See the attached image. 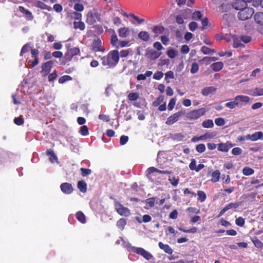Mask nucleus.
I'll return each instance as SVG.
<instances>
[{
    "mask_svg": "<svg viewBox=\"0 0 263 263\" xmlns=\"http://www.w3.org/2000/svg\"><path fill=\"white\" fill-rule=\"evenodd\" d=\"M101 21V14L98 9L93 8L89 11L86 16V22L89 25H93Z\"/></svg>",
    "mask_w": 263,
    "mask_h": 263,
    "instance_id": "1",
    "label": "nucleus"
},
{
    "mask_svg": "<svg viewBox=\"0 0 263 263\" xmlns=\"http://www.w3.org/2000/svg\"><path fill=\"white\" fill-rule=\"evenodd\" d=\"M102 64L107 68L114 66L115 64V50L110 51L106 56L101 58Z\"/></svg>",
    "mask_w": 263,
    "mask_h": 263,
    "instance_id": "2",
    "label": "nucleus"
},
{
    "mask_svg": "<svg viewBox=\"0 0 263 263\" xmlns=\"http://www.w3.org/2000/svg\"><path fill=\"white\" fill-rule=\"evenodd\" d=\"M254 13V9L249 7H243L238 12L237 17L240 21H246L250 18Z\"/></svg>",
    "mask_w": 263,
    "mask_h": 263,
    "instance_id": "3",
    "label": "nucleus"
},
{
    "mask_svg": "<svg viewBox=\"0 0 263 263\" xmlns=\"http://www.w3.org/2000/svg\"><path fill=\"white\" fill-rule=\"evenodd\" d=\"M205 108H201L198 109L192 110L187 114L185 113L186 117L190 120H195L205 114Z\"/></svg>",
    "mask_w": 263,
    "mask_h": 263,
    "instance_id": "4",
    "label": "nucleus"
},
{
    "mask_svg": "<svg viewBox=\"0 0 263 263\" xmlns=\"http://www.w3.org/2000/svg\"><path fill=\"white\" fill-rule=\"evenodd\" d=\"M80 53V49L78 47H73L68 49L65 53L63 59L65 62H68L71 60L73 56L78 55Z\"/></svg>",
    "mask_w": 263,
    "mask_h": 263,
    "instance_id": "5",
    "label": "nucleus"
},
{
    "mask_svg": "<svg viewBox=\"0 0 263 263\" xmlns=\"http://www.w3.org/2000/svg\"><path fill=\"white\" fill-rule=\"evenodd\" d=\"M31 54L32 57L34 59V60H28V62L31 63L28 65V68H33L39 63V60L37 57L39 54V51L37 49L32 48L31 49Z\"/></svg>",
    "mask_w": 263,
    "mask_h": 263,
    "instance_id": "6",
    "label": "nucleus"
},
{
    "mask_svg": "<svg viewBox=\"0 0 263 263\" xmlns=\"http://www.w3.org/2000/svg\"><path fill=\"white\" fill-rule=\"evenodd\" d=\"M185 115V110H180L178 112H177L175 114H174L173 115H171V116H170L165 123L167 125H172L173 124V123H174L175 122H177L179 118L181 116H183L184 115Z\"/></svg>",
    "mask_w": 263,
    "mask_h": 263,
    "instance_id": "7",
    "label": "nucleus"
},
{
    "mask_svg": "<svg viewBox=\"0 0 263 263\" xmlns=\"http://www.w3.org/2000/svg\"><path fill=\"white\" fill-rule=\"evenodd\" d=\"M53 62L51 60L48 61L45 63H44L42 65V70L41 73L42 76H47L50 72L51 68L52 67Z\"/></svg>",
    "mask_w": 263,
    "mask_h": 263,
    "instance_id": "8",
    "label": "nucleus"
},
{
    "mask_svg": "<svg viewBox=\"0 0 263 263\" xmlns=\"http://www.w3.org/2000/svg\"><path fill=\"white\" fill-rule=\"evenodd\" d=\"M116 211L120 215L125 217H127L130 214V210L119 202H116Z\"/></svg>",
    "mask_w": 263,
    "mask_h": 263,
    "instance_id": "9",
    "label": "nucleus"
},
{
    "mask_svg": "<svg viewBox=\"0 0 263 263\" xmlns=\"http://www.w3.org/2000/svg\"><path fill=\"white\" fill-rule=\"evenodd\" d=\"M91 47L93 51L95 52H104L105 50V49L102 46V42L99 38L93 41Z\"/></svg>",
    "mask_w": 263,
    "mask_h": 263,
    "instance_id": "10",
    "label": "nucleus"
},
{
    "mask_svg": "<svg viewBox=\"0 0 263 263\" xmlns=\"http://www.w3.org/2000/svg\"><path fill=\"white\" fill-rule=\"evenodd\" d=\"M60 189L62 192L65 194H70L73 191L72 184L67 182L62 183L60 185Z\"/></svg>",
    "mask_w": 263,
    "mask_h": 263,
    "instance_id": "11",
    "label": "nucleus"
},
{
    "mask_svg": "<svg viewBox=\"0 0 263 263\" xmlns=\"http://www.w3.org/2000/svg\"><path fill=\"white\" fill-rule=\"evenodd\" d=\"M234 100H236V101H237V102L238 103V106L241 107L242 105V103H248L250 101V99L248 96L239 95L236 96L234 98Z\"/></svg>",
    "mask_w": 263,
    "mask_h": 263,
    "instance_id": "12",
    "label": "nucleus"
},
{
    "mask_svg": "<svg viewBox=\"0 0 263 263\" xmlns=\"http://www.w3.org/2000/svg\"><path fill=\"white\" fill-rule=\"evenodd\" d=\"M18 10L21 12L23 13L25 15V17L27 20L31 21L33 19V16L32 13L28 9H26L24 7L19 6Z\"/></svg>",
    "mask_w": 263,
    "mask_h": 263,
    "instance_id": "13",
    "label": "nucleus"
},
{
    "mask_svg": "<svg viewBox=\"0 0 263 263\" xmlns=\"http://www.w3.org/2000/svg\"><path fill=\"white\" fill-rule=\"evenodd\" d=\"M118 32L120 37L122 38H125L129 34L130 30L129 28L124 27L120 28L118 29Z\"/></svg>",
    "mask_w": 263,
    "mask_h": 263,
    "instance_id": "14",
    "label": "nucleus"
},
{
    "mask_svg": "<svg viewBox=\"0 0 263 263\" xmlns=\"http://www.w3.org/2000/svg\"><path fill=\"white\" fill-rule=\"evenodd\" d=\"M166 30L163 26L161 25H156L152 28V30L155 33V36H158L159 34L163 33Z\"/></svg>",
    "mask_w": 263,
    "mask_h": 263,
    "instance_id": "15",
    "label": "nucleus"
},
{
    "mask_svg": "<svg viewBox=\"0 0 263 263\" xmlns=\"http://www.w3.org/2000/svg\"><path fill=\"white\" fill-rule=\"evenodd\" d=\"M35 6L37 8H40L42 10H47L49 11H51L52 10V8L50 6H49L45 4L43 2H42L40 1H37L35 4Z\"/></svg>",
    "mask_w": 263,
    "mask_h": 263,
    "instance_id": "16",
    "label": "nucleus"
},
{
    "mask_svg": "<svg viewBox=\"0 0 263 263\" xmlns=\"http://www.w3.org/2000/svg\"><path fill=\"white\" fill-rule=\"evenodd\" d=\"M138 37L143 41L148 42L150 39V35L148 32L141 31L138 34Z\"/></svg>",
    "mask_w": 263,
    "mask_h": 263,
    "instance_id": "17",
    "label": "nucleus"
},
{
    "mask_svg": "<svg viewBox=\"0 0 263 263\" xmlns=\"http://www.w3.org/2000/svg\"><path fill=\"white\" fill-rule=\"evenodd\" d=\"M216 90V88L213 86L206 87L202 90L201 93L204 96H207L215 92Z\"/></svg>",
    "mask_w": 263,
    "mask_h": 263,
    "instance_id": "18",
    "label": "nucleus"
},
{
    "mask_svg": "<svg viewBox=\"0 0 263 263\" xmlns=\"http://www.w3.org/2000/svg\"><path fill=\"white\" fill-rule=\"evenodd\" d=\"M147 52H149V55H148V58H149L151 60H155L157 58H158L161 54V52H158L155 50H147Z\"/></svg>",
    "mask_w": 263,
    "mask_h": 263,
    "instance_id": "19",
    "label": "nucleus"
},
{
    "mask_svg": "<svg viewBox=\"0 0 263 263\" xmlns=\"http://www.w3.org/2000/svg\"><path fill=\"white\" fill-rule=\"evenodd\" d=\"M246 4L241 0H237L235 3L231 5L232 8L236 10H240L245 6Z\"/></svg>",
    "mask_w": 263,
    "mask_h": 263,
    "instance_id": "20",
    "label": "nucleus"
},
{
    "mask_svg": "<svg viewBox=\"0 0 263 263\" xmlns=\"http://www.w3.org/2000/svg\"><path fill=\"white\" fill-rule=\"evenodd\" d=\"M158 245L160 248L162 249L166 253L172 254L173 250L168 245H164L162 242H159Z\"/></svg>",
    "mask_w": 263,
    "mask_h": 263,
    "instance_id": "21",
    "label": "nucleus"
},
{
    "mask_svg": "<svg viewBox=\"0 0 263 263\" xmlns=\"http://www.w3.org/2000/svg\"><path fill=\"white\" fill-rule=\"evenodd\" d=\"M46 154L49 157V160L51 163L58 162V157L55 155L53 151L47 149L46 151Z\"/></svg>",
    "mask_w": 263,
    "mask_h": 263,
    "instance_id": "22",
    "label": "nucleus"
},
{
    "mask_svg": "<svg viewBox=\"0 0 263 263\" xmlns=\"http://www.w3.org/2000/svg\"><path fill=\"white\" fill-rule=\"evenodd\" d=\"M78 188L82 193H86L87 191V184L84 180H80L78 182Z\"/></svg>",
    "mask_w": 263,
    "mask_h": 263,
    "instance_id": "23",
    "label": "nucleus"
},
{
    "mask_svg": "<svg viewBox=\"0 0 263 263\" xmlns=\"http://www.w3.org/2000/svg\"><path fill=\"white\" fill-rule=\"evenodd\" d=\"M76 218L82 223H85L86 222V217L82 211H78L76 214Z\"/></svg>",
    "mask_w": 263,
    "mask_h": 263,
    "instance_id": "24",
    "label": "nucleus"
},
{
    "mask_svg": "<svg viewBox=\"0 0 263 263\" xmlns=\"http://www.w3.org/2000/svg\"><path fill=\"white\" fill-rule=\"evenodd\" d=\"M233 146L232 144L227 143H220L218 145V149L221 152H228L229 149Z\"/></svg>",
    "mask_w": 263,
    "mask_h": 263,
    "instance_id": "25",
    "label": "nucleus"
},
{
    "mask_svg": "<svg viewBox=\"0 0 263 263\" xmlns=\"http://www.w3.org/2000/svg\"><path fill=\"white\" fill-rule=\"evenodd\" d=\"M254 20L256 23L263 25V12H257L254 15Z\"/></svg>",
    "mask_w": 263,
    "mask_h": 263,
    "instance_id": "26",
    "label": "nucleus"
},
{
    "mask_svg": "<svg viewBox=\"0 0 263 263\" xmlns=\"http://www.w3.org/2000/svg\"><path fill=\"white\" fill-rule=\"evenodd\" d=\"M130 50V49H129L127 50H122L120 53L116 50V63H117L119 61V55L121 57H126L128 55Z\"/></svg>",
    "mask_w": 263,
    "mask_h": 263,
    "instance_id": "27",
    "label": "nucleus"
},
{
    "mask_svg": "<svg viewBox=\"0 0 263 263\" xmlns=\"http://www.w3.org/2000/svg\"><path fill=\"white\" fill-rule=\"evenodd\" d=\"M73 28L75 29H79L81 31H83L85 28V25L83 22L81 21L78 22H73Z\"/></svg>",
    "mask_w": 263,
    "mask_h": 263,
    "instance_id": "28",
    "label": "nucleus"
},
{
    "mask_svg": "<svg viewBox=\"0 0 263 263\" xmlns=\"http://www.w3.org/2000/svg\"><path fill=\"white\" fill-rule=\"evenodd\" d=\"M223 66L222 62H218L212 64L211 67L214 71H218L222 68Z\"/></svg>",
    "mask_w": 263,
    "mask_h": 263,
    "instance_id": "29",
    "label": "nucleus"
},
{
    "mask_svg": "<svg viewBox=\"0 0 263 263\" xmlns=\"http://www.w3.org/2000/svg\"><path fill=\"white\" fill-rule=\"evenodd\" d=\"M231 5L229 4H222L219 7V11L221 12H228L231 9Z\"/></svg>",
    "mask_w": 263,
    "mask_h": 263,
    "instance_id": "30",
    "label": "nucleus"
},
{
    "mask_svg": "<svg viewBox=\"0 0 263 263\" xmlns=\"http://www.w3.org/2000/svg\"><path fill=\"white\" fill-rule=\"evenodd\" d=\"M252 141H256L259 139H263V133L261 132H255L251 135Z\"/></svg>",
    "mask_w": 263,
    "mask_h": 263,
    "instance_id": "31",
    "label": "nucleus"
},
{
    "mask_svg": "<svg viewBox=\"0 0 263 263\" xmlns=\"http://www.w3.org/2000/svg\"><path fill=\"white\" fill-rule=\"evenodd\" d=\"M30 48V44L28 43L25 44L22 48L20 55L21 57L23 56L24 54L28 52Z\"/></svg>",
    "mask_w": 263,
    "mask_h": 263,
    "instance_id": "32",
    "label": "nucleus"
},
{
    "mask_svg": "<svg viewBox=\"0 0 263 263\" xmlns=\"http://www.w3.org/2000/svg\"><path fill=\"white\" fill-rule=\"evenodd\" d=\"M220 174V172L218 170L214 171L212 174V181L213 182H217L219 180Z\"/></svg>",
    "mask_w": 263,
    "mask_h": 263,
    "instance_id": "33",
    "label": "nucleus"
},
{
    "mask_svg": "<svg viewBox=\"0 0 263 263\" xmlns=\"http://www.w3.org/2000/svg\"><path fill=\"white\" fill-rule=\"evenodd\" d=\"M202 125L204 128H212L214 126V123L212 120L208 119L204 121L202 123Z\"/></svg>",
    "mask_w": 263,
    "mask_h": 263,
    "instance_id": "34",
    "label": "nucleus"
},
{
    "mask_svg": "<svg viewBox=\"0 0 263 263\" xmlns=\"http://www.w3.org/2000/svg\"><path fill=\"white\" fill-rule=\"evenodd\" d=\"M171 138L174 140L178 141H182L184 138V136L181 133H177L173 135H171Z\"/></svg>",
    "mask_w": 263,
    "mask_h": 263,
    "instance_id": "35",
    "label": "nucleus"
},
{
    "mask_svg": "<svg viewBox=\"0 0 263 263\" xmlns=\"http://www.w3.org/2000/svg\"><path fill=\"white\" fill-rule=\"evenodd\" d=\"M126 224V220L125 218H121L117 222V225L118 227L123 230L124 229V226Z\"/></svg>",
    "mask_w": 263,
    "mask_h": 263,
    "instance_id": "36",
    "label": "nucleus"
},
{
    "mask_svg": "<svg viewBox=\"0 0 263 263\" xmlns=\"http://www.w3.org/2000/svg\"><path fill=\"white\" fill-rule=\"evenodd\" d=\"M201 51L204 54H208L215 52V50L214 49H211L204 46L201 48Z\"/></svg>",
    "mask_w": 263,
    "mask_h": 263,
    "instance_id": "37",
    "label": "nucleus"
},
{
    "mask_svg": "<svg viewBox=\"0 0 263 263\" xmlns=\"http://www.w3.org/2000/svg\"><path fill=\"white\" fill-rule=\"evenodd\" d=\"M132 251L138 254L143 256L145 250L142 248H137L135 247H133L132 248Z\"/></svg>",
    "mask_w": 263,
    "mask_h": 263,
    "instance_id": "38",
    "label": "nucleus"
},
{
    "mask_svg": "<svg viewBox=\"0 0 263 263\" xmlns=\"http://www.w3.org/2000/svg\"><path fill=\"white\" fill-rule=\"evenodd\" d=\"M79 133L82 136L88 135L89 133L88 127L86 125H83L81 127Z\"/></svg>",
    "mask_w": 263,
    "mask_h": 263,
    "instance_id": "39",
    "label": "nucleus"
},
{
    "mask_svg": "<svg viewBox=\"0 0 263 263\" xmlns=\"http://www.w3.org/2000/svg\"><path fill=\"white\" fill-rule=\"evenodd\" d=\"M71 80L72 78L70 76L65 75L60 78L59 79V83L60 84H63L66 81H70Z\"/></svg>",
    "mask_w": 263,
    "mask_h": 263,
    "instance_id": "40",
    "label": "nucleus"
},
{
    "mask_svg": "<svg viewBox=\"0 0 263 263\" xmlns=\"http://www.w3.org/2000/svg\"><path fill=\"white\" fill-rule=\"evenodd\" d=\"M202 17V14L199 11H196L193 13L192 19L195 20H201Z\"/></svg>",
    "mask_w": 263,
    "mask_h": 263,
    "instance_id": "41",
    "label": "nucleus"
},
{
    "mask_svg": "<svg viewBox=\"0 0 263 263\" xmlns=\"http://www.w3.org/2000/svg\"><path fill=\"white\" fill-rule=\"evenodd\" d=\"M71 17L75 20L81 21L82 15L79 12L74 11L71 13Z\"/></svg>",
    "mask_w": 263,
    "mask_h": 263,
    "instance_id": "42",
    "label": "nucleus"
},
{
    "mask_svg": "<svg viewBox=\"0 0 263 263\" xmlns=\"http://www.w3.org/2000/svg\"><path fill=\"white\" fill-rule=\"evenodd\" d=\"M73 9L76 11L82 12L83 11L84 7L83 4L77 3L74 4Z\"/></svg>",
    "mask_w": 263,
    "mask_h": 263,
    "instance_id": "43",
    "label": "nucleus"
},
{
    "mask_svg": "<svg viewBox=\"0 0 263 263\" xmlns=\"http://www.w3.org/2000/svg\"><path fill=\"white\" fill-rule=\"evenodd\" d=\"M163 101V97L160 96L158 97L155 101L153 102V106L154 107H157L160 105V104Z\"/></svg>",
    "mask_w": 263,
    "mask_h": 263,
    "instance_id": "44",
    "label": "nucleus"
},
{
    "mask_svg": "<svg viewBox=\"0 0 263 263\" xmlns=\"http://www.w3.org/2000/svg\"><path fill=\"white\" fill-rule=\"evenodd\" d=\"M24 120L22 116L15 118L14 123L17 125H22L24 124Z\"/></svg>",
    "mask_w": 263,
    "mask_h": 263,
    "instance_id": "45",
    "label": "nucleus"
},
{
    "mask_svg": "<svg viewBox=\"0 0 263 263\" xmlns=\"http://www.w3.org/2000/svg\"><path fill=\"white\" fill-rule=\"evenodd\" d=\"M80 171L81 172V175L83 177H85L86 176H88L91 173V170H90L89 168L81 167L80 168Z\"/></svg>",
    "mask_w": 263,
    "mask_h": 263,
    "instance_id": "46",
    "label": "nucleus"
},
{
    "mask_svg": "<svg viewBox=\"0 0 263 263\" xmlns=\"http://www.w3.org/2000/svg\"><path fill=\"white\" fill-rule=\"evenodd\" d=\"M252 95L254 96L263 95V88H256L252 90Z\"/></svg>",
    "mask_w": 263,
    "mask_h": 263,
    "instance_id": "47",
    "label": "nucleus"
},
{
    "mask_svg": "<svg viewBox=\"0 0 263 263\" xmlns=\"http://www.w3.org/2000/svg\"><path fill=\"white\" fill-rule=\"evenodd\" d=\"M252 241L254 246L258 248H261L263 247V243H262L256 237H255L254 239H253Z\"/></svg>",
    "mask_w": 263,
    "mask_h": 263,
    "instance_id": "48",
    "label": "nucleus"
},
{
    "mask_svg": "<svg viewBox=\"0 0 263 263\" xmlns=\"http://www.w3.org/2000/svg\"><path fill=\"white\" fill-rule=\"evenodd\" d=\"M139 97V94L137 92H131L128 95V98L130 101H135Z\"/></svg>",
    "mask_w": 263,
    "mask_h": 263,
    "instance_id": "49",
    "label": "nucleus"
},
{
    "mask_svg": "<svg viewBox=\"0 0 263 263\" xmlns=\"http://www.w3.org/2000/svg\"><path fill=\"white\" fill-rule=\"evenodd\" d=\"M199 69V66L198 64L196 62H194L192 64V67L191 69V72L193 74L196 73Z\"/></svg>",
    "mask_w": 263,
    "mask_h": 263,
    "instance_id": "50",
    "label": "nucleus"
},
{
    "mask_svg": "<svg viewBox=\"0 0 263 263\" xmlns=\"http://www.w3.org/2000/svg\"><path fill=\"white\" fill-rule=\"evenodd\" d=\"M197 195L199 197V200H200L201 202H203L205 200L206 194L204 192L198 191L197 192Z\"/></svg>",
    "mask_w": 263,
    "mask_h": 263,
    "instance_id": "51",
    "label": "nucleus"
},
{
    "mask_svg": "<svg viewBox=\"0 0 263 263\" xmlns=\"http://www.w3.org/2000/svg\"><path fill=\"white\" fill-rule=\"evenodd\" d=\"M238 103L236 100H235L233 102H228L226 104V106L230 108L233 109L236 106H238Z\"/></svg>",
    "mask_w": 263,
    "mask_h": 263,
    "instance_id": "52",
    "label": "nucleus"
},
{
    "mask_svg": "<svg viewBox=\"0 0 263 263\" xmlns=\"http://www.w3.org/2000/svg\"><path fill=\"white\" fill-rule=\"evenodd\" d=\"M167 55L170 58L172 59L174 58L177 55V52L174 49H171L167 51Z\"/></svg>",
    "mask_w": 263,
    "mask_h": 263,
    "instance_id": "53",
    "label": "nucleus"
},
{
    "mask_svg": "<svg viewBox=\"0 0 263 263\" xmlns=\"http://www.w3.org/2000/svg\"><path fill=\"white\" fill-rule=\"evenodd\" d=\"M232 18V15L230 13H225L222 15L223 20L225 21L228 23L231 22Z\"/></svg>",
    "mask_w": 263,
    "mask_h": 263,
    "instance_id": "54",
    "label": "nucleus"
},
{
    "mask_svg": "<svg viewBox=\"0 0 263 263\" xmlns=\"http://www.w3.org/2000/svg\"><path fill=\"white\" fill-rule=\"evenodd\" d=\"M254 172L253 169L247 167H245L242 170L243 174L245 175H252L254 173Z\"/></svg>",
    "mask_w": 263,
    "mask_h": 263,
    "instance_id": "55",
    "label": "nucleus"
},
{
    "mask_svg": "<svg viewBox=\"0 0 263 263\" xmlns=\"http://www.w3.org/2000/svg\"><path fill=\"white\" fill-rule=\"evenodd\" d=\"M239 205V203L238 202H235V203H230L228 205H227L226 206L224 207V209L226 210V211L229 210V209H232V208H236Z\"/></svg>",
    "mask_w": 263,
    "mask_h": 263,
    "instance_id": "56",
    "label": "nucleus"
},
{
    "mask_svg": "<svg viewBox=\"0 0 263 263\" xmlns=\"http://www.w3.org/2000/svg\"><path fill=\"white\" fill-rule=\"evenodd\" d=\"M198 24L195 22H192L189 25V29L191 31H194L198 28Z\"/></svg>",
    "mask_w": 263,
    "mask_h": 263,
    "instance_id": "57",
    "label": "nucleus"
},
{
    "mask_svg": "<svg viewBox=\"0 0 263 263\" xmlns=\"http://www.w3.org/2000/svg\"><path fill=\"white\" fill-rule=\"evenodd\" d=\"M48 80L49 81H52L54 80L58 77L57 71L55 70L52 73L48 74Z\"/></svg>",
    "mask_w": 263,
    "mask_h": 263,
    "instance_id": "58",
    "label": "nucleus"
},
{
    "mask_svg": "<svg viewBox=\"0 0 263 263\" xmlns=\"http://www.w3.org/2000/svg\"><path fill=\"white\" fill-rule=\"evenodd\" d=\"M155 198L154 197L149 198L146 200V203L148 204L149 206L152 208L154 206Z\"/></svg>",
    "mask_w": 263,
    "mask_h": 263,
    "instance_id": "59",
    "label": "nucleus"
},
{
    "mask_svg": "<svg viewBox=\"0 0 263 263\" xmlns=\"http://www.w3.org/2000/svg\"><path fill=\"white\" fill-rule=\"evenodd\" d=\"M179 178H176L175 177H173L172 178L169 179V181H170L172 185L174 186H176L179 182Z\"/></svg>",
    "mask_w": 263,
    "mask_h": 263,
    "instance_id": "60",
    "label": "nucleus"
},
{
    "mask_svg": "<svg viewBox=\"0 0 263 263\" xmlns=\"http://www.w3.org/2000/svg\"><path fill=\"white\" fill-rule=\"evenodd\" d=\"M196 151L199 153H202L205 149V146L203 144H200L196 146Z\"/></svg>",
    "mask_w": 263,
    "mask_h": 263,
    "instance_id": "61",
    "label": "nucleus"
},
{
    "mask_svg": "<svg viewBox=\"0 0 263 263\" xmlns=\"http://www.w3.org/2000/svg\"><path fill=\"white\" fill-rule=\"evenodd\" d=\"M215 124L218 126H223L224 123V120L222 118H216L215 120Z\"/></svg>",
    "mask_w": 263,
    "mask_h": 263,
    "instance_id": "62",
    "label": "nucleus"
},
{
    "mask_svg": "<svg viewBox=\"0 0 263 263\" xmlns=\"http://www.w3.org/2000/svg\"><path fill=\"white\" fill-rule=\"evenodd\" d=\"M163 76V73L161 71H157L156 73H154L153 76V78L155 80H160L161 79Z\"/></svg>",
    "mask_w": 263,
    "mask_h": 263,
    "instance_id": "63",
    "label": "nucleus"
},
{
    "mask_svg": "<svg viewBox=\"0 0 263 263\" xmlns=\"http://www.w3.org/2000/svg\"><path fill=\"white\" fill-rule=\"evenodd\" d=\"M235 222L237 226L242 227L244 225L245 220L243 218L239 217L236 219Z\"/></svg>",
    "mask_w": 263,
    "mask_h": 263,
    "instance_id": "64",
    "label": "nucleus"
}]
</instances>
